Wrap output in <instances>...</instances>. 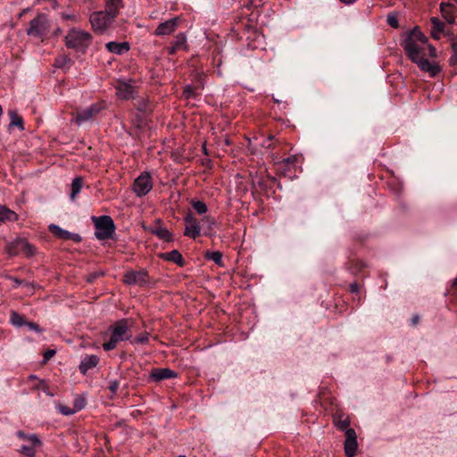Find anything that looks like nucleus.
Instances as JSON below:
<instances>
[{
  "label": "nucleus",
  "mask_w": 457,
  "mask_h": 457,
  "mask_svg": "<svg viewBox=\"0 0 457 457\" xmlns=\"http://www.w3.org/2000/svg\"><path fill=\"white\" fill-rule=\"evenodd\" d=\"M402 46L411 62H415L419 68L429 73L431 77H436L440 72V66L426 59L427 52L429 55H436V48L428 43V38L418 29L411 30L404 38Z\"/></svg>",
  "instance_id": "obj_1"
},
{
  "label": "nucleus",
  "mask_w": 457,
  "mask_h": 457,
  "mask_svg": "<svg viewBox=\"0 0 457 457\" xmlns=\"http://www.w3.org/2000/svg\"><path fill=\"white\" fill-rule=\"evenodd\" d=\"M110 339L103 345L104 351H111L116 348L120 342L129 340L131 337L128 320L125 319L116 321L108 328Z\"/></svg>",
  "instance_id": "obj_2"
},
{
  "label": "nucleus",
  "mask_w": 457,
  "mask_h": 457,
  "mask_svg": "<svg viewBox=\"0 0 457 457\" xmlns=\"http://www.w3.org/2000/svg\"><path fill=\"white\" fill-rule=\"evenodd\" d=\"M92 42V36L84 30L71 29L65 37V43L69 48L79 52H85Z\"/></svg>",
  "instance_id": "obj_3"
},
{
  "label": "nucleus",
  "mask_w": 457,
  "mask_h": 457,
  "mask_svg": "<svg viewBox=\"0 0 457 457\" xmlns=\"http://www.w3.org/2000/svg\"><path fill=\"white\" fill-rule=\"evenodd\" d=\"M50 29L47 15L45 13H38L30 22L27 29V35L34 37H45Z\"/></svg>",
  "instance_id": "obj_4"
},
{
  "label": "nucleus",
  "mask_w": 457,
  "mask_h": 457,
  "mask_svg": "<svg viewBox=\"0 0 457 457\" xmlns=\"http://www.w3.org/2000/svg\"><path fill=\"white\" fill-rule=\"evenodd\" d=\"M96 226V237L99 240H105L112 237L115 231V226L110 216L104 215L99 218H94Z\"/></svg>",
  "instance_id": "obj_5"
},
{
  "label": "nucleus",
  "mask_w": 457,
  "mask_h": 457,
  "mask_svg": "<svg viewBox=\"0 0 457 457\" xmlns=\"http://www.w3.org/2000/svg\"><path fill=\"white\" fill-rule=\"evenodd\" d=\"M113 18L107 12H96L90 16L92 28L100 33L104 32L113 21Z\"/></svg>",
  "instance_id": "obj_6"
},
{
  "label": "nucleus",
  "mask_w": 457,
  "mask_h": 457,
  "mask_svg": "<svg viewBox=\"0 0 457 457\" xmlns=\"http://www.w3.org/2000/svg\"><path fill=\"white\" fill-rule=\"evenodd\" d=\"M153 187L152 179L149 173L144 172L138 176L133 184L134 193L141 197L147 195Z\"/></svg>",
  "instance_id": "obj_7"
},
{
  "label": "nucleus",
  "mask_w": 457,
  "mask_h": 457,
  "mask_svg": "<svg viewBox=\"0 0 457 457\" xmlns=\"http://www.w3.org/2000/svg\"><path fill=\"white\" fill-rule=\"evenodd\" d=\"M123 282L129 286H146L149 282L148 273L145 270H129L123 276Z\"/></svg>",
  "instance_id": "obj_8"
},
{
  "label": "nucleus",
  "mask_w": 457,
  "mask_h": 457,
  "mask_svg": "<svg viewBox=\"0 0 457 457\" xmlns=\"http://www.w3.org/2000/svg\"><path fill=\"white\" fill-rule=\"evenodd\" d=\"M116 95L120 99H130L136 95V87L134 86V80H118L115 86Z\"/></svg>",
  "instance_id": "obj_9"
},
{
  "label": "nucleus",
  "mask_w": 457,
  "mask_h": 457,
  "mask_svg": "<svg viewBox=\"0 0 457 457\" xmlns=\"http://www.w3.org/2000/svg\"><path fill=\"white\" fill-rule=\"evenodd\" d=\"M101 111V106L94 104L88 106L86 109H83L77 112V116L75 118L76 123L80 126L85 122L90 120L93 117H95Z\"/></svg>",
  "instance_id": "obj_10"
},
{
  "label": "nucleus",
  "mask_w": 457,
  "mask_h": 457,
  "mask_svg": "<svg viewBox=\"0 0 457 457\" xmlns=\"http://www.w3.org/2000/svg\"><path fill=\"white\" fill-rule=\"evenodd\" d=\"M345 441V453L347 457H353L357 452V436L353 428L346 429Z\"/></svg>",
  "instance_id": "obj_11"
},
{
  "label": "nucleus",
  "mask_w": 457,
  "mask_h": 457,
  "mask_svg": "<svg viewBox=\"0 0 457 457\" xmlns=\"http://www.w3.org/2000/svg\"><path fill=\"white\" fill-rule=\"evenodd\" d=\"M185 222L184 235L195 239L201 233V227L198 220L191 214H188L185 217Z\"/></svg>",
  "instance_id": "obj_12"
},
{
  "label": "nucleus",
  "mask_w": 457,
  "mask_h": 457,
  "mask_svg": "<svg viewBox=\"0 0 457 457\" xmlns=\"http://www.w3.org/2000/svg\"><path fill=\"white\" fill-rule=\"evenodd\" d=\"M50 231L58 238L65 239V240H72L74 242L81 241V237L77 233L69 232L65 229H62L59 226L55 224H51L49 226Z\"/></svg>",
  "instance_id": "obj_13"
},
{
  "label": "nucleus",
  "mask_w": 457,
  "mask_h": 457,
  "mask_svg": "<svg viewBox=\"0 0 457 457\" xmlns=\"http://www.w3.org/2000/svg\"><path fill=\"white\" fill-rule=\"evenodd\" d=\"M178 25H179V18H177V17L172 18L170 20H168V21L159 24V26L156 28V29L154 31V34L156 36L170 35L173 31H175Z\"/></svg>",
  "instance_id": "obj_14"
},
{
  "label": "nucleus",
  "mask_w": 457,
  "mask_h": 457,
  "mask_svg": "<svg viewBox=\"0 0 457 457\" xmlns=\"http://www.w3.org/2000/svg\"><path fill=\"white\" fill-rule=\"evenodd\" d=\"M177 373L170 369H154L150 374V379L155 382H159L164 379L176 378Z\"/></svg>",
  "instance_id": "obj_15"
},
{
  "label": "nucleus",
  "mask_w": 457,
  "mask_h": 457,
  "mask_svg": "<svg viewBox=\"0 0 457 457\" xmlns=\"http://www.w3.org/2000/svg\"><path fill=\"white\" fill-rule=\"evenodd\" d=\"M105 47L109 52L120 55L127 53L129 50V45L127 42L111 41L106 43Z\"/></svg>",
  "instance_id": "obj_16"
},
{
  "label": "nucleus",
  "mask_w": 457,
  "mask_h": 457,
  "mask_svg": "<svg viewBox=\"0 0 457 457\" xmlns=\"http://www.w3.org/2000/svg\"><path fill=\"white\" fill-rule=\"evenodd\" d=\"M99 362L96 355H87L79 364V370L82 374H86L89 370L95 368Z\"/></svg>",
  "instance_id": "obj_17"
},
{
  "label": "nucleus",
  "mask_w": 457,
  "mask_h": 457,
  "mask_svg": "<svg viewBox=\"0 0 457 457\" xmlns=\"http://www.w3.org/2000/svg\"><path fill=\"white\" fill-rule=\"evenodd\" d=\"M160 257L162 260L174 262L180 267L184 266L185 264L183 256L178 250H172L168 253H162L160 254Z\"/></svg>",
  "instance_id": "obj_18"
},
{
  "label": "nucleus",
  "mask_w": 457,
  "mask_h": 457,
  "mask_svg": "<svg viewBox=\"0 0 457 457\" xmlns=\"http://www.w3.org/2000/svg\"><path fill=\"white\" fill-rule=\"evenodd\" d=\"M18 220V215L4 205H0V225L2 223L15 221Z\"/></svg>",
  "instance_id": "obj_19"
},
{
  "label": "nucleus",
  "mask_w": 457,
  "mask_h": 457,
  "mask_svg": "<svg viewBox=\"0 0 457 457\" xmlns=\"http://www.w3.org/2000/svg\"><path fill=\"white\" fill-rule=\"evenodd\" d=\"M122 6V0H108L105 5V12L114 19Z\"/></svg>",
  "instance_id": "obj_20"
},
{
  "label": "nucleus",
  "mask_w": 457,
  "mask_h": 457,
  "mask_svg": "<svg viewBox=\"0 0 457 457\" xmlns=\"http://www.w3.org/2000/svg\"><path fill=\"white\" fill-rule=\"evenodd\" d=\"M152 233L163 241L171 242L173 240L172 234L164 227L154 228L152 229Z\"/></svg>",
  "instance_id": "obj_21"
},
{
  "label": "nucleus",
  "mask_w": 457,
  "mask_h": 457,
  "mask_svg": "<svg viewBox=\"0 0 457 457\" xmlns=\"http://www.w3.org/2000/svg\"><path fill=\"white\" fill-rule=\"evenodd\" d=\"M20 245V253H25L27 256H32L36 249L35 247L29 244L26 239L18 238V243Z\"/></svg>",
  "instance_id": "obj_22"
},
{
  "label": "nucleus",
  "mask_w": 457,
  "mask_h": 457,
  "mask_svg": "<svg viewBox=\"0 0 457 457\" xmlns=\"http://www.w3.org/2000/svg\"><path fill=\"white\" fill-rule=\"evenodd\" d=\"M454 8L453 4L450 3H441L440 10L444 18H445L450 23L454 21V17L452 14V10Z\"/></svg>",
  "instance_id": "obj_23"
},
{
  "label": "nucleus",
  "mask_w": 457,
  "mask_h": 457,
  "mask_svg": "<svg viewBox=\"0 0 457 457\" xmlns=\"http://www.w3.org/2000/svg\"><path fill=\"white\" fill-rule=\"evenodd\" d=\"M83 187V180L80 177H76L71 182V199L74 200L77 195L80 192Z\"/></svg>",
  "instance_id": "obj_24"
},
{
  "label": "nucleus",
  "mask_w": 457,
  "mask_h": 457,
  "mask_svg": "<svg viewBox=\"0 0 457 457\" xmlns=\"http://www.w3.org/2000/svg\"><path fill=\"white\" fill-rule=\"evenodd\" d=\"M205 258L208 260H212L217 265L222 266V253L219 251H213V252H206L204 254Z\"/></svg>",
  "instance_id": "obj_25"
},
{
  "label": "nucleus",
  "mask_w": 457,
  "mask_h": 457,
  "mask_svg": "<svg viewBox=\"0 0 457 457\" xmlns=\"http://www.w3.org/2000/svg\"><path fill=\"white\" fill-rule=\"evenodd\" d=\"M11 323L15 327H21L25 326L26 321L23 318V316L20 315L16 312H12L11 317H10Z\"/></svg>",
  "instance_id": "obj_26"
},
{
  "label": "nucleus",
  "mask_w": 457,
  "mask_h": 457,
  "mask_svg": "<svg viewBox=\"0 0 457 457\" xmlns=\"http://www.w3.org/2000/svg\"><path fill=\"white\" fill-rule=\"evenodd\" d=\"M336 425L339 429L346 432V429L350 428V420L347 417H345L344 415H339V417L337 419Z\"/></svg>",
  "instance_id": "obj_27"
},
{
  "label": "nucleus",
  "mask_w": 457,
  "mask_h": 457,
  "mask_svg": "<svg viewBox=\"0 0 457 457\" xmlns=\"http://www.w3.org/2000/svg\"><path fill=\"white\" fill-rule=\"evenodd\" d=\"M18 243V238L15 239L14 241L9 243L7 245H6V252L9 255H16L18 253H20V245L17 244Z\"/></svg>",
  "instance_id": "obj_28"
},
{
  "label": "nucleus",
  "mask_w": 457,
  "mask_h": 457,
  "mask_svg": "<svg viewBox=\"0 0 457 457\" xmlns=\"http://www.w3.org/2000/svg\"><path fill=\"white\" fill-rule=\"evenodd\" d=\"M9 115L11 117V124L10 125L16 126V127H19L21 129H23L21 117H20L14 111H10Z\"/></svg>",
  "instance_id": "obj_29"
},
{
  "label": "nucleus",
  "mask_w": 457,
  "mask_h": 457,
  "mask_svg": "<svg viewBox=\"0 0 457 457\" xmlns=\"http://www.w3.org/2000/svg\"><path fill=\"white\" fill-rule=\"evenodd\" d=\"M37 447L28 445H23L21 446L19 453L25 455L26 457H34L36 454V449Z\"/></svg>",
  "instance_id": "obj_30"
},
{
  "label": "nucleus",
  "mask_w": 457,
  "mask_h": 457,
  "mask_svg": "<svg viewBox=\"0 0 457 457\" xmlns=\"http://www.w3.org/2000/svg\"><path fill=\"white\" fill-rule=\"evenodd\" d=\"M192 206L198 214H204L207 212V205L202 201H193Z\"/></svg>",
  "instance_id": "obj_31"
},
{
  "label": "nucleus",
  "mask_w": 457,
  "mask_h": 457,
  "mask_svg": "<svg viewBox=\"0 0 457 457\" xmlns=\"http://www.w3.org/2000/svg\"><path fill=\"white\" fill-rule=\"evenodd\" d=\"M186 43H187V37L183 33H179L176 36V38L174 41L175 48L181 49L182 47H184L186 46Z\"/></svg>",
  "instance_id": "obj_32"
},
{
  "label": "nucleus",
  "mask_w": 457,
  "mask_h": 457,
  "mask_svg": "<svg viewBox=\"0 0 457 457\" xmlns=\"http://www.w3.org/2000/svg\"><path fill=\"white\" fill-rule=\"evenodd\" d=\"M56 409L61 414H62L64 416H70V415L75 414L72 408L62 405L61 403L56 404Z\"/></svg>",
  "instance_id": "obj_33"
},
{
  "label": "nucleus",
  "mask_w": 457,
  "mask_h": 457,
  "mask_svg": "<svg viewBox=\"0 0 457 457\" xmlns=\"http://www.w3.org/2000/svg\"><path fill=\"white\" fill-rule=\"evenodd\" d=\"M26 441L29 443L28 445H32L35 447H39L42 444L40 438L36 434H29V436H28Z\"/></svg>",
  "instance_id": "obj_34"
},
{
  "label": "nucleus",
  "mask_w": 457,
  "mask_h": 457,
  "mask_svg": "<svg viewBox=\"0 0 457 457\" xmlns=\"http://www.w3.org/2000/svg\"><path fill=\"white\" fill-rule=\"evenodd\" d=\"M84 407H85V399L81 398V397H77L74 400L73 407H72L74 413L81 411Z\"/></svg>",
  "instance_id": "obj_35"
},
{
  "label": "nucleus",
  "mask_w": 457,
  "mask_h": 457,
  "mask_svg": "<svg viewBox=\"0 0 457 457\" xmlns=\"http://www.w3.org/2000/svg\"><path fill=\"white\" fill-rule=\"evenodd\" d=\"M431 23L433 25L432 29H436L438 31L444 30L445 24L438 18H436V17L431 18Z\"/></svg>",
  "instance_id": "obj_36"
},
{
  "label": "nucleus",
  "mask_w": 457,
  "mask_h": 457,
  "mask_svg": "<svg viewBox=\"0 0 457 457\" xmlns=\"http://www.w3.org/2000/svg\"><path fill=\"white\" fill-rule=\"evenodd\" d=\"M148 341H149V335L147 333H145V334L140 335L139 337H137L134 339L133 343L145 345V344H147Z\"/></svg>",
  "instance_id": "obj_37"
},
{
  "label": "nucleus",
  "mask_w": 457,
  "mask_h": 457,
  "mask_svg": "<svg viewBox=\"0 0 457 457\" xmlns=\"http://www.w3.org/2000/svg\"><path fill=\"white\" fill-rule=\"evenodd\" d=\"M37 389H41L48 396H54V394L48 390V386L44 380H40L37 386Z\"/></svg>",
  "instance_id": "obj_38"
},
{
  "label": "nucleus",
  "mask_w": 457,
  "mask_h": 457,
  "mask_svg": "<svg viewBox=\"0 0 457 457\" xmlns=\"http://www.w3.org/2000/svg\"><path fill=\"white\" fill-rule=\"evenodd\" d=\"M55 354V351L49 349L44 353L43 361L47 362Z\"/></svg>",
  "instance_id": "obj_39"
},
{
  "label": "nucleus",
  "mask_w": 457,
  "mask_h": 457,
  "mask_svg": "<svg viewBox=\"0 0 457 457\" xmlns=\"http://www.w3.org/2000/svg\"><path fill=\"white\" fill-rule=\"evenodd\" d=\"M387 22L393 28H397V26H398V21H397L396 16L388 15L387 16Z\"/></svg>",
  "instance_id": "obj_40"
},
{
  "label": "nucleus",
  "mask_w": 457,
  "mask_h": 457,
  "mask_svg": "<svg viewBox=\"0 0 457 457\" xmlns=\"http://www.w3.org/2000/svg\"><path fill=\"white\" fill-rule=\"evenodd\" d=\"M183 94L187 98L195 97L194 88L190 86H187L185 88Z\"/></svg>",
  "instance_id": "obj_41"
},
{
  "label": "nucleus",
  "mask_w": 457,
  "mask_h": 457,
  "mask_svg": "<svg viewBox=\"0 0 457 457\" xmlns=\"http://www.w3.org/2000/svg\"><path fill=\"white\" fill-rule=\"evenodd\" d=\"M62 18L63 20H71V21H77V15L75 13L63 12V13H62Z\"/></svg>",
  "instance_id": "obj_42"
},
{
  "label": "nucleus",
  "mask_w": 457,
  "mask_h": 457,
  "mask_svg": "<svg viewBox=\"0 0 457 457\" xmlns=\"http://www.w3.org/2000/svg\"><path fill=\"white\" fill-rule=\"evenodd\" d=\"M25 326L29 328L30 330H34L36 332H41V329L39 328L38 325L33 322H26Z\"/></svg>",
  "instance_id": "obj_43"
},
{
  "label": "nucleus",
  "mask_w": 457,
  "mask_h": 457,
  "mask_svg": "<svg viewBox=\"0 0 457 457\" xmlns=\"http://www.w3.org/2000/svg\"><path fill=\"white\" fill-rule=\"evenodd\" d=\"M110 390L112 394H116L118 388H119V383L117 381H112L110 384Z\"/></svg>",
  "instance_id": "obj_44"
},
{
  "label": "nucleus",
  "mask_w": 457,
  "mask_h": 457,
  "mask_svg": "<svg viewBox=\"0 0 457 457\" xmlns=\"http://www.w3.org/2000/svg\"><path fill=\"white\" fill-rule=\"evenodd\" d=\"M296 158L295 156H291V157H288V158H286V159H283V162L285 164H291V163H294L295 162Z\"/></svg>",
  "instance_id": "obj_45"
},
{
  "label": "nucleus",
  "mask_w": 457,
  "mask_h": 457,
  "mask_svg": "<svg viewBox=\"0 0 457 457\" xmlns=\"http://www.w3.org/2000/svg\"><path fill=\"white\" fill-rule=\"evenodd\" d=\"M16 435L19 438L24 440L28 439V436H29V434H26L23 431H18Z\"/></svg>",
  "instance_id": "obj_46"
},
{
  "label": "nucleus",
  "mask_w": 457,
  "mask_h": 457,
  "mask_svg": "<svg viewBox=\"0 0 457 457\" xmlns=\"http://www.w3.org/2000/svg\"><path fill=\"white\" fill-rule=\"evenodd\" d=\"M442 31H438L436 29H432L431 31V36L436 38V39H438L440 37V34H441Z\"/></svg>",
  "instance_id": "obj_47"
},
{
  "label": "nucleus",
  "mask_w": 457,
  "mask_h": 457,
  "mask_svg": "<svg viewBox=\"0 0 457 457\" xmlns=\"http://www.w3.org/2000/svg\"><path fill=\"white\" fill-rule=\"evenodd\" d=\"M350 288H351V292H353V293H357L359 290L358 285L356 283L352 284L350 286Z\"/></svg>",
  "instance_id": "obj_48"
},
{
  "label": "nucleus",
  "mask_w": 457,
  "mask_h": 457,
  "mask_svg": "<svg viewBox=\"0 0 457 457\" xmlns=\"http://www.w3.org/2000/svg\"><path fill=\"white\" fill-rule=\"evenodd\" d=\"M450 63L452 65H454L455 63H457V56H456V54H453V55L450 58Z\"/></svg>",
  "instance_id": "obj_49"
},
{
  "label": "nucleus",
  "mask_w": 457,
  "mask_h": 457,
  "mask_svg": "<svg viewBox=\"0 0 457 457\" xmlns=\"http://www.w3.org/2000/svg\"><path fill=\"white\" fill-rule=\"evenodd\" d=\"M453 54L457 56V41L452 44Z\"/></svg>",
  "instance_id": "obj_50"
},
{
  "label": "nucleus",
  "mask_w": 457,
  "mask_h": 457,
  "mask_svg": "<svg viewBox=\"0 0 457 457\" xmlns=\"http://www.w3.org/2000/svg\"><path fill=\"white\" fill-rule=\"evenodd\" d=\"M204 220H207L208 225H209V227H210V228H211V226H212V224H214V220H213V219H210L209 217H204Z\"/></svg>",
  "instance_id": "obj_51"
},
{
  "label": "nucleus",
  "mask_w": 457,
  "mask_h": 457,
  "mask_svg": "<svg viewBox=\"0 0 457 457\" xmlns=\"http://www.w3.org/2000/svg\"><path fill=\"white\" fill-rule=\"evenodd\" d=\"M355 1L356 0H340V2L346 4H351L354 3Z\"/></svg>",
  "instance_id": "obj_52"
},
{
  "label": "nucleus",
  "mask_w": 457,
  "mask_h": 457,
  "mask_svg": "<svg viewBox=\"0 0 457 457\" xmlns=\"http://www.w3.org/2000/svg\"><path fill=\"white\" fill-rule=\"evenodd\" d=\"M178 50H179V48H175V45L173 44L170 49V54H174Z\"/></svg>",
  "instance_id": "obj_53"
},
{
  "label": "nucleus",
  "mask_w": 457,
  "mask_h": 457,
  "mask_svg": "<svg viewBox=\"0 0 457 457\" xmlns=\"http://www.w3.org/2000/svg\"><path fill=\"white\" fill-rule=\"evenodd\" d=\"M418 320H419V317H418V316H415V317H413V319H412V323H413V324H417V323H418Z\"/></svg>",
  "instance_id": "obj_54"
},
{
  "label": "nucleus",
  "mask_w": 457,
  "mask_h": 457,
  "mask_svg": "<svg viewBox=\"0 0 457 457\" xmlns=\"http://www.w3.org/2000/svg\"><path fill=\"white\" fill-rule=\"evenodd\" d=\"M453 287H456V290H457V278L453 282Z\"/></svg>",
  "instance_id": "obj_55"
},
{
  "label": "nucleus",
  "mask_w": 457,
  "mask_h": 457,
  "mask_svg": "<svg viewBox=\"0 0 457 457\" xmlns=\"http://www.w3.org/2000/svg\"><path fill=\"white\" fill-rule=\"evenodd\" d=\"M457 4V0H453Z\"/></svg>",
  "instance_id": "obj_56"
}]
</instances>
